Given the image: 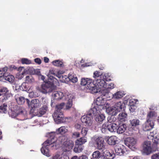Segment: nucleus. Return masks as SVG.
Masks as SVG:
<instances>
[{
    "mask_svg": "<svg viewBox=\"0 0 159 159\" xmlns=\"http://www.w3.org/2000/svg\"><path fill=\"white\" fill-rule=\"evenodd\" d=\"M25 100H26V103L29 106H30V101L28 99H25Z\"/></svg>",
    "mask_w": 159,
    "mask_h": 159,
    "instance_id": "obj_62",
    "label": "nucleus"
},
{
    "mask_svg": "<svg viewBox=\"0 0 159 159\" xmlns=\"http://www.w3.org/2000/svg\"><path fill=\"white\" fill-rule=\"evenodd\" d=\"M64 77V81H61L62 82L65 81V80L67 78H68L69 79V80L71 81L73 83H75L77 81V78L76 76V75L73 73H70L69 74L68 76V77L66 75H65Z\"/></svg>",
    "mask_w": 159,
    "mask_h": 159,
    "instance_id": "obj_17",
    "label": "nucleus"
},
{
    "mask_svg": "<svg viewBox=\"0 0 159 159\" xmlns=\"http://www.w3.org/2000/svg\"><path fill=\"white\" fill-rule=\"evenodd\" d=\"M34 81V79L31 75H27L25 77V82L27 83H31Z\"/></svg>",
    "mask_w": 159,
    "mask_h": 159,
    "instance_id": "obj_42",
    "label": "nucleus"
},
{
    "mask_svg": "<svg viewBox=\"0 0 159 159\" xmlns=\"http://www.w3.org/2000/svg\"><path fill=\"white\" fill-rule=\"evenodd\" d=\"M49 79L51 80H52L54 78L53 77V76H52V75H50V76L49 77Z\"/></svg>",
    "mask_w": 159,
    "mask_h": 159,
    "instance_id": "obj_64",
    "label": "nucleus"
},
{
    "mask_svg": "<svg viewBox=\"0 0 159 159\" xmlns=\"http://www.w3.org/2000/svg\"><path fill=\"white\" fill-rule=\"evenodd\" d=\"M21 62L22 64H29L31 63V61L28 59L23 58L21 59Z\"/></svg>",
    "mask_w": 159,
    "mask_h": 159,
    "instance_id": "obj_45",
    "label": "nucleus"
},
{
    "mask_svg": "<svg viewBox=\"0 0 159 159\" xmlns=\"http://www.w3.org/2000/svg\"><path fill=\"white\" fill-rule=\"evenodd\" d=\"M80 134L79 132H75L72 134V137L74 138H77L80 137Z\"/></svg>",
    "mask_w": 159,
    "mask_h": 159,
    "instance_id": "obj_51",
    "label": "nucleus"
},
{
    "mask_svg": "<svg viewBox=\"0 0 159 159\" xmlns=\"http://www.w3.org/2000/svg\"><path fill=\"white\" fill-rule=\"evenodd\" d=\"M65 103L62 102L56 105V110L52 115L55 121L57 124L63 122L64 116L62 111V109L64 106Z\"/></svg>",
    "mask_w": 159,
    "mask_h": 159,
    "instance_id": "obj_1",
    "label": "nucleus"
},
{
    "mask_svg": "<svg viewBox=\"0 0 159 159\" xmlns=\"http://www.w3.org/2000/svg\"><path fill=\"white\" fill-rule=\"evenodd\" d=\"M126 128V125L125 124H120L117 128L116 131L118 134H122L125 130Z\"/></svg>",
    "mask_w": 159,
    "mask_h": 159,
    "instance_id": "obj_23",
    "label": "nucleus"
},
{
    "mask_svg": "<svg viewBox=\"0 0 159 159\" xmlns=\"http://www.w3.org/2000/svg\"><path fill=\"white\" fill-rule=\"evenodd\" d=\"M105 118V116L104 114H101L97 116L96 117V121L99 123H102Z\"/></svg>",
    "mask_w": 159,
    "mask_h": 159,
    "instance_id": "obj_35",
    "label": "nucleus"
},
{
    "mask_svg": "<svg viewBox=\"0 0 159 159\" xmlns=\"http://www.w3.org/2000/svg\"><path fill=\"white\" fill-rule=\"evenodd\" d=\"M100 75V73L97 71H96L93 73V77L95 78H98Z\"/></svg>",
    "mask_w": 159,
    "mask_h": 159,
    "instance_id": "obj_53",
    "label": "nucleus"
},
{
    "mask_svg": "<svg viewBox=\"0 0 159 159\" xmlns=\"http://www.w3.org/2000/svg\"><path fill=\"white\" fill-rule=\"evenodd\" d=\"M152 142L157 145L159 144V137L153 138L152 139Z\"/></svg>",
    "mask_w": 159,
    "mask_h": 159,
    "instance_id": "obj_50",
    "label": "nucleus"
},
{
    "mask_svg": "<svg viewBox=\"0 0 159 159\" xmlns=\"http://www.w3.org/2000/svg\"><path fill=\"white\" fill-rule=\"evenodd\" d=\"M75 128L78 129H80L81 128V125L79 124H76L75 126Z\"/></svg>",
    "mask_w": 159,
    "mask_h": 159,
    "instance_id": "obj_61",
    "label": "nucleus"
},
{
    "mask_svg": "<svg viewBox=\"0 0 159 159\" xmlns=\"http://www.w3.org/2000/svg\"><path fill=\"white\" fill-rule=\"evenodd\" d=\"M88 128H87L84 127L82 129L81 131V134L83 136H85L88 131Z\"/></svg>",
    "mask_w": 159,
    "mask_h": 159,
    "instance_id": "obj_47",
    "label": "nucleus"
},
{
    "mask_svg": "<svg viewBox=\"0 0 159 159\" xmlns=\"http://www.w3.org/2000/svg\"><path fill=\"white\" fill-rule=\"evenodd\" d=\"M127 114L125 113H120L118 115V120L121 122L125 121L127 118Z\"/></svg>",
    "mask_w": 159,
    "mask_h": 159,
    "instance_id": "obj_32",
    "label": "nucleus"
},
{
    "mask_svg": "<svg viewBox=\"0 0 159 159\" xmlns=\"http://www.w3.org/2000/svg\"><path fill=\"white\" fill-rule=\"evenodd\" d=\"M104 100L101 98L98 97L97 98L95 103L96 106H98L102 109L103 108V106L104 104Z\"/></svg>",
    "mask_w": 159,
    "mask_h": 159,
    "instance_id": "obj_27",
    "label": "nucleus"
},
{
    "mask_svg": "<svg viewBox=\"0 0 159 159\" xmlns=\"http://www.w3.org/2000/svg\"><path fill=\"white\" fill-rule=\"evenodd\" d=\"M52 95L54 99L56 100H60L63 96V93L60 91L54 92L53 93Z\"/></svg>",
    "mask_w": 159,
    "mask_h": 159,
    "instance_id": "obj_22",
    "label": "nucleus"
},
{
    "mask_svg": "<svg viewBox=\"0 0 159 159\" xmlns=\"http://www.w3.org/2000/svg\"><path fill=\"white\" fill-rule=\"evenodd\" d=\"M11 94L7 89L5 87L0 88V96H2L3 98L2 99V102L7 99L11 96Z\"/></svg>",
    "mask_w": 159,
    "mask_h": 159,
    "instance_id": "obj_8",
    "label": "nucleus"
},
{
    "mask_svg": "<svg viewBox=\"0 0 159 159\" xmlns=\"http://www.w3.org/2000/svg\"><path fill=\"white\" fill-rule=\"evenodd\" d=\"M16 116L21 117L22 119L21 120H24L25 118V116L26 114L25 110L22 107H19L18 110L16 111Z\"/></svg>",
    "mask_w": 159,
    "mask_h": 159,
    "instance_id": "obj_12",
    "label": "nucleus"
},
{
    "mask_svg": "<svg viewBox=\"0 0 159 159\" xmlns=\"http://www.w3.org/2000/svg\"><path fill=\"white\" fill-rule=\"evenodd\" d=\"M84 148L83 145H79L75 143V146L74 148V151L76 153L80 152L82 151Z\"/></svg>",
    "mask_w": 159,
    "mask_h": 159,
    "instance_id": "obj_33",
    "label": "nucleus"
},
{
    "mask_svg": "<svg viewBox=\"0 0 159 159\" xmlns=\"http://www.w3.org/2000/svg\"><path fill=\"white\" fill-rule=\"evenodd\" d=\"M72 101L71 100H69L66 105V110L69 109L72 107Z\"/></svg>",
    "mask_w": 159,
    "mask_h": 159,
    "instance_id": "obj_46",
    "label": "nucleus"
},
{
    "mask_svg": "<svg viewBox=\"0 0 159 159\" xmlns=\"http://www.w3.org/2000/svg\"><path fill=\"white\" fill-rule=\"evenodd\" d=\"M136 104L134 100L133 99H131L129 100V105L132 106H135Z\"/></svg>",
    "mask_w": 159,
    "mask_h": 159,
    "instance_id": "obj_55",
    "label": "nucleus"
},
{
    "mask_svg": "<svg viewBox=\"0 0 159 159\" xmlns=\"http://www.w3.org/2000/svg\"><path fill=\"white\" fill-rule=\"evenodd\" d=\"M154 125V122L148 121V120H147V121L143 125V129L144 131H149L153 128Z\"/></svg>",
    "mask_w": 159,
    "mask_h": 159,
    "instance_id": "obj_15",
    "label": "nucleus"
},
{
    "mask_svg": "<svg viewBox=\"0 0 159 159\" xmlns=\"http://www.w3.org/2000/svg\"><path fill=\"white\" fill-rule=\"evenodd\" d=\"M129 109L131 112H133L135 111L136 108L135 106L129 105Z\"/></svg>",
    "mask_w": 159,
    "mask_h": 159,
    "instance_id": "obj_52",
    "label": "nucleus"
},
{
    "mask_svg": "<svg viewBox=\"0 0 159 159\" xmlns=\"http://www.w3.org/2000/svg\"><path fill=\"white\" fill-rule=\"evenodd\" d=\"M86 141V138L85 137H82L77 139L75 142V143L79 145H83Z\"/></svg>",
    "mask_w": 159,
    "mask_h": 159,
    "instance_id": "obj_31",
    "label": "nucleus"
},
{
    "mask_svg": "<svg viewBox=\"0 0 159 159\" xmlns=\"http://www.w3.org/2000/svg\"><path fill=\"white\" fill-rule=\"evenodd\" d=\"M114 88V84L113 83H110L107 86V88L103 90V93L104 94H103V96H106L107 98L108 97L109 92V89H112Z\"/></svg>",
    "mask_w": 159,
    "mask_h": 159,
    "instance_id": "obj_21",
    "label": "nucleus"
},
{
    "mask_svg": "<svg viewBox=\"0 0 159 159\" xmlns=\"http://www.w3.org/2000/svg\"><path fill=\"white\" fill-rule=\"evenodd\" d=\"M105 66L104 65L100 64L98 66L99 69L101 70H103L104 69Z\"/></svg>",
    "mask_w": 159,
    "mask_h": 159,
    "instance_id": "obj_59",
    "label": "nucleus"
},
{
    "mask_svg": "<svg viewBox=\"0 0 159 159\" xmlns=\"http://www.w3.org/2000/svg\"><path fill=\"white\" fill-rule=\"evenodd\" d=\"M108 125L109 131L113 132H115L116 131L118 126L116 124L114 123H110V124H108Z\"/></svg>",
    "mask_w": 159,
    "mask_h": 159,
    "instance_id": "obj_25",
    "label": "nucleus"
},
{
    "mask_svg": "<svg viewBox=\"0 0 159 159\" xmlns=\"http://www.w3.org/2000/svg\"><path fill=\"white\" fill-rule=\"evenodd\" d=\"M34 61L35 63L38 64H40L41 63V60L40 58H37L35 59Z\"/></svg>",
    "mask_w": 159,
    "mask_h": 159,
    "instance_id": "obj_56",
    "label": "nucleus"
},
{
    "mask_svg": "<svg viewBox=\"0 0 159 159\" xmlns=\"http://www.w3.org/2000/svg\"><path fill=\"white\" fill-rule=\"evenodd\" d=\"M116 118L113 116L110 117H108L107 118L108 121L110 123H113L116 121Z\"/></svg>",
    "mask_w": 159,
    "mask_h": 159,
    "instance_id": "obj_49",
    "label": "nucleus"
},
{
    "mask_svg": "<svg viewBox=\"0 0 159 159\" xmlns=\"http://www.w3.org/2000/svg\"><path fill=\"white\" fill-rule=\"evenodd\" d=\"M74 145L73 142L70 140H67L63 143V148L65 152L69 151L73 148Z\"/></svg>",
    "mask_w": 159,
    "mask_h": 159,
    "instance_id": "obj_9",
    "label": "nucleus"
},
{
    "mask_svg": "<svg viewBox=\"0 0 159 159\" xmlns=\"http://www.w3.org/2000/svg\"><path fill=\"white\" fill-rule=\"evenodd\" d=\"M29 96L30 98H35L38 96V94L36 92L32 91L29 93Z\"/></svg>",
    "mask_w": 159,
    "mask_h": 159,
    "instance_id": "obj_48",
    "label": "nucleus"
},
{
    "mask_svg": "<svg viewBox=\"0 0 159 159\" xmlns=\"http://www.w3.org/2000/svg\"><path fill=\"white\" fill-rule=\"evenodd\" d=\"M130 125L132 128L139 126L140 124V121L138 119H135L130 120Z\"/></svg>",
    "mask_w": 159,
    "mask_h": 159,
    "instance_id": "obj_28",
    "label": "nucleus"
},
{
    "mask_svg": "<svg viewBox=\"0 0 159 159\" xmlns=\"http://www.w3.org/2000/svg\"><path fill=\"white\" fill-rule=\"evenodd\" d=\"M90 114H89L86 115H84L81 118L82 122L85 123L86 125L88 126L92 124V116Z\"/></svg>",
    "mask_w": 159,
    "mask_h": 159,
    "instance_id": "obj_10",
    "label": "nucleus"
},
{
    "mask_svg": "<svg viewBox=\"0 0 159 159\" xmlns=\"http://www.w3.org/2000/svg\"><path fill=\"white\" fill-rule=\"evenodd\" d=\"M52 63L54 66L58 67H62L63 65V62L59 60L54 61Z\"/></svg>",
    "mask_w": 159,
    "mask_h": 159,
    "instance_id": "obj_37",
    "label": "nucleus"
},
{
    "mask_svg": "<svg viewBox=\"0 0 159 159\" xmlns=\"http://www.w3.org/2000/svg\"><path fill=\"white\" fill-rule=\"evenodd\" d=\"M98 159H105L103 155H101L99 157Z\"/></svg>",
    "mask_w": 159,
    "mask_h": 159,
    "instance_id": "obj_63",
    "label": "nucleus"
},
{
    "mask_svg": "<svg viewBox=\"0 0 159 159\" xmlns=\"http://www.w3.org/2000/svg\"><path fill=\"white\" fill-rule=\"evenodd\" d=\"M103 155L105 159H112L114 156L108 151H107L106 153L104 152Z\"/></svg>",
    "mask_w": 159,
    "mask_h": 159,
    "instance_id": "obj_39",
    "label": "nucleus"
},
{
    "mask_svg": "<svg viewBox=\"0 0 159 159\" xmlns=\"http://www.w3.org/2000/svg\"><path fill=\"white\" fill-rule=\"evenodd\" d=\"M125 147L122 145L119 144L115 147L116 153L118 155L121 156L125 152Z\"/></svg>",
    "mask_w": 159,
    "mask_h": 159,
    "instance_id": "obj_14",
    "label": "nucleus"
},
{
    "mask_svg": "<svg viewBox=\"0 0 159 159\" xmlns=\"http://www.w3.org/2000/svg\"><path fill=\"white\" fill-rule=\"evenodd\" d=\"M142 151L147 155L149 154L152 152V148L150 141H146L144 142L143 144Z\"/></svg>",
    "mask_w": 159,
    "mask_h": 159,
    "instance_id": "obj_7",
    "label": "nucleus"
},
{
    "mask_svg": "<svg viewBox=\"0 0 159 159\" xmlns=\"http://www.w3.org/2000/svg\"><path fill=\"white\" fill-rule=\"evenodd\" d=\"M44 61L45 63H48L49 61V59L47 57H44Z\"/></svg>",
    "mask_w": 159,
    "mask_h": 159,
    "instance_id": "obj_60",
    "label": "nucleus"
},
{
    "mask_svg": "<svg viewBox=\"0 0 159 159\" xmlns=\"http://www.w3.org/2000/svg\"><path fill=\"white\" fill-rule=\"evenodd\" d=\"M14 77L12 75H9L7 72L6 74H5L4 80H6L12 83L14 80Z\"/></svg>",
    "mask_w": 159,
    "mask_h": 159,
    "instance_id": "obj_30",
    "label": "nucleus"
},
{
    "mask_svg": "<svg viewBox=\"0 0 159 159\" xmlns=\"http://www.w3.org/2000/svg\"><path fill=\"white\" fill-rule=\"evenodd\" d=\"M77 159H88V157L85 155H82L79 157H77Z\"/></svg>",
    "mask_w": 159,
    "mask_h": 159,
    "instance_id": "obj_57",
    "label": "nucleus"
},
{
    "mask_svg": "<svg viewBox=\"0 0 159 159\" xmlns=\"http://www.w3.org/2000/svg\"><path fill=\"white\" fill-rule=\"evenodd\" d=\"M117 138L115 136H111L109 137L107 140V143L110 145H114L116 143Z\"/></svg>",
    "mask_w": 159,
    "mask_h": 159,
    "instance_id": "obj_24",
    "label": "nucleus"
},
{
    "mask_svg": "<svg viewBox=\"0 0 159 159\" xmlns=\"http://www.w3.org/2000/svg\"><path fill=\"white\" fill-rule=\"evenodd\" d=\"M67 131V129L64 126H61L57 130V132L61 134H65Z\"/></svg>",
    "mask_w": 159,
    "mask_h": 159,
    "instance_id": "obj_41",
    "label": "nucleus"
},
{
    "mask_svg": "<svg viewBox=\"0 0 159 159\" xmlns=\"http://www.w3.org/2000/svg\"><path fill=\"white\" fill-rule=\"evenodd\" d=\"M101 156L100 152L98 151L94 152L92 154V157L91 159H98Z\"/></svg>",
    "mask_w": 159,
    "mask_h": 159,
    "instance_id": "obj_40",
    "label": "nucleus"
},
{
    "mask_svg": "<svg viewBox=\"0 0 159 159\" xmlns=\"http://www.w3.org/2000/svg\"><path fill=\"white\" fill-rule=\"evenodd\" d=\"M152 159H159V153L153 154L152 157Z\"/></svg>",
    "mask_w": 159,
    "mask_h": 159,
    "instance_id": "obj_54",
    "label": "nucleus"
},
{
    "mask_svg": "<svg viewBox=\"0 0 159 159\" xmlns=\"http://www.w3.org/2000/svg\"><path fill=\"white\" fill-rule=\"evenodd\" d=\"M18 70V68L16 66L14 65H11L9 66L8 67H7V71L8 72H11L14 70Z\"/></svg>",
    "mask_w": 159,
    "mask_h": 159,
    "instance_id": "obj_43",
    "label": "nucleus"
},
{
    "mask_svg": "<svg viewBox=\"0 0 159 159\" xmlns=\"http://www.w3.org/2000/svg\"><path fill=\"white\" fill-rule=\"evenodd\" d=\"M102 109V108L96 105L90 110V113L89 114H91V116L92 114L94 116H97L98 114H99L100 113V111Z\"/></svg>",
    "mask_w": 159,
    "mask_h": 159,
    "instance_id": "obj_16",
    "label": "nucleus"
},
{
    "mask_svg": "<svg viewBox=\"0 0 159 159\" xmlns=\"http://www.w3.org/2000/svg\"><path fill=\"white\" fill-rule=\"evenodd\" d=\"M52 159H64V158L62 157H59V155L58 154H57L53 157Z\"/></svg>",
    "mask_w": 159,
    "mask_h": 159,
    "instance_id": "obj_58",
    "label": "nucleus"
},
{
    "mask_svg": "<svg viewBox=\"0 0 159 159\" xmlns=\"http://www.w3.org/2000/svg\"><path fill=\"white\" fill-rule=\"evenodd\" d=\"M49 75H52L58 78L61 81H64V76L61 74L60 71L56 70L55 69H51L49 70Z\"/></svg>",
    "mask_w": 159,
    "mask_h": 159,
    "instance_id": "obj_11",
    "label": "nucleus"
},
{
    "mask_svg": "<svg viewBox=\"0 0 159 159\" xmlns=\"http://www.w3.org/2000/svg\"><path fill=\"white\" fill-rule=\"evenodd\" d=\"M81 84L85 86L87 89L91 91L92 93H97V89L95 85V81L90 78H83L81 79Z\"/></svg>",
    "mask_w": 159,
    "mask_h": 159,
    "instance_id": "obj_3",
    "label": "nucleus"
},
{
    "mask_svg": "<svg viewBox=\"0 0 159 159\" xmlns=\"http://www.w3.org/2000/svg\"><path fill=\"white\" fill-rule=\"evenodd\" d=\"M157 116V113L156 112L154 111H150L148 114L147 120L148 121L154 122Z\"/></svg>",
    "mask_w": 159,
    "mask_h": 159,
    "instance_id": "obj_18",
    "label": "nucleus"
},
{
    "mask_svg": "<svg viewBox=\"0 0 159 159\" xmlns=\"http://www.w3.org/2000/svg\"><path fill=\"white\" fill-rule=\"evenodd\" d=\"M7 70V67H5L3 68L2 70H0V81H4L5 74H6Z\"/></svg>",
    "mask_w": 159,
    "mask_h": 159,
    "instance_id": "obj_26",
    "label": "nucleus"
},
{
    "mask_svg": "<svg viewBox=\"0 0 159 159\" xmlns=\"http://www.w3.org/2000/svg\"><path fill=\"white\" fill-rule=\"evenodd\" d=\"M40 106L39 101L38 99H33L30 102V106L34 110H35L36 108Z\"/></svg>",
    "mask_w": 159,
    "mask_h": 159,
    "instance_id": "obj_19",
    "label": "nucleus"
},
{
    "mask_svg": "<svg viewBox=\"0 0 159 159\" xmlns=\"http://www.w3.org/2000/svg\"><path fill=\"white\" fill-rule=\"evenodd\" d=\"M48 109L47 105L46 104L39 109V112L41 115H43L46 113Z\"/></svg>",
    "mask_w": 159,
    "mask_h": 159,
    "instance_id": "obj_34",
    "label": "nucleus"
},
{
    "mask_svg": "<svg viewBox=\"0 0 159 159\" xmlns=\"http://www.w3.org/2000/svg\"><path fill=\"white\" fill-rule=\"evenodd\" d=\"M101 130L103 133H107L108 131H109L108 124L104 123L102 126Z\"/></svg>",
    "mask_w": 159,
    "mask_h": 159,
    "instance_id": "obj_38",
    "label": "nucleus"
},
{
    "mask_svg": "<svg viewBox=\"0 0 159 159\" xmlns=\"http://www.w3.org/2000/svg\"><path fill=\"white\" fill-rule=\"evenodd\" d=\"M43 147L41 149V151L43 155L48 157L50 156L49 148L52 149H55L56 146L54 141H52V139H48L45 141L43 144Z\"/></svg>",
    "mask_w": 159,
    "mask_h": 159,
    "instance_id": "obj_2",
    "label": "nucleus"
},
{
    "mask_svg": "<svg viewBox=\"0 0 159 159\" xmlns=\"http://www.w3.org/2000/svg\"><path fill=\"white\" fill-rule=\"evenodd\" d=\"M106 76H104L103 78L104 80L102 79H97L95 81V85L98 88L101 89L102 88H107V84L106 82L105 81H108V80L106 79Z\"/></svg>",
    "mask_w": 159,
    "mask_h": 159,
    "instance_id": "obj_6",
    "label": "nucleus"
},
{
    "mask_svg": "<svg viewBox=\"0 0 159 159\" xmlns=\"http://www.w3.org/2000/svg\"><path fill=\"white\" fill-rule=\"evenodd\" d=\"M52 84L49 82H45L41 85L39 91L43 93L52 92L51 87Z\"/></svg>",
    "mask_w": 159,
    "mask_h": 159,
    "instance_id": "obj_5",
    "label": "nucleus"
},
{
    "mask_svg": "<svg viewBox=\"0 0 159 159\" xmlns=\"http://www.w3.org/2000/svg\"><path fill=\"white\" fill-rule=\"evenodd\" d=\"M94 146L99 150L104 148L105 145L103 139L101 137H94L93 139Z\"/></svg>",
    "mask_w": 159,
    "mask_h": 159,
    "instance_id": "obj_4",
    "label": "nucleus"
},
{
    "mask_svg": "<svg viewBox=\"0 0 159 159\" xmlns=\"http://www.w3.org/2000/svg\"><path fill=\"white\" fill-rule=\"evenodd\" d=\"M124 106V104L123 102H119L116 103L114 105L115 108L117 111H121Z\"/></svg>",
    "mask_w": 159,
    "mask_h": 159,
    "instance_id": "obj_29",
    "label": "nucleus"
},
{
    "mask_svg": "<svg viewBox=\"0 0 159 159\" xmlns=\"http://www.w3.org/2000/svg\"><path fill=\"white\" fill-rule=\"evenodd\" d=\"M15 98L16 102L19 105H23L25 102V98L20 96L18 94L15 95Z\"/></svg>",
    "mask_w": 159,
    "mask_h": 159,
    "instance_id": "obj_20",
    "label": "nucleus"
},
{
    "mask_svg": "<svg viewBox=\"0 0 159 159\" xmlns=\"http://www.w3.org/2000/svg\"><path fill=\"white\" fill-rule=\"evenodd\" d=\"M125 144L130 148H134V146L136 144V141L134 138H128L125 141Z\"/></svg>",
    "mask_w": 159,
    "mask_h": 159,
    "instance_id": "obj_13",
    "label": "nucleus"
},
{
    "mask_svg": "<svg viewBox=\"0 0 159 159\" xmlns=\"http://www.w3.org/2000/svg\"><path fill=\"white\" fill-rule=\"evenodd\" d=\"M113 97L115 99H119L122 97L124 95V94L122 92L118 91L112 95Z\"/></svg>",
    "mask_w": 159,
    "mask_h": 159,
    "instance_id": "obj_36",
    "label": "nucleus"
},
{
    "mask_svg": "<svg viewBox=\"0 0 159 159\" xmlns=\"http://www.w3.org/2000/svg\"><path fill=\"white\" fill-rule=\"evenodd\" d=\"M7 105L3 104L0 106V112L1 113H6L7 112L6 108Z\"/></svg>",
    "mask_w": 159,
    "mask_h": 159,
    "instance_id": "obj_44",
    "label": "nucleus"
}]
</instances>
